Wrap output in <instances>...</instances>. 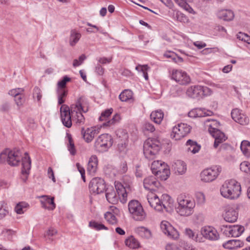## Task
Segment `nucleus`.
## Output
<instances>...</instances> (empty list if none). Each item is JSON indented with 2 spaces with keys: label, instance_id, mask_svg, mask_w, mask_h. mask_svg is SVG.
<instances>
[{
  "label": "nucleus",
  "instance_id": "f257e3e1",
  "mask_svg": "<svg viewBox=\"0 0 250 250\" xmlns=\"http://www.w3.org/2000/svg\"><path fill=\"white\" fill-rule=\"evenodd\" d=\"M178 207L176 208L177 212L181 216L188 217L194 212L195 203L185 194H181L177 198Z\"/></svg>",
  "mask_w": 250,
  "mask_h": 250
},
{
  "label": "nucleus",
  "instance_id": "f03ea898",
  "mask_svg": "<svg viewBox=\"0 0 250 250\" xmlns=\"http://www.w3.org/2000/svg\"><path fill=\"white\" fill-rule=\"evenodd\" d=\"M162 148V144L155 138H148L144 144V153L147 159H152Z\"/></svg>",
  "mask_w": 250,
  "mask_h": 250
},
{
  "label": "nucleus",
  "instance_id": "7ed1b4c3",
  "mask_svg": "<svg viewBox=\"0 0 250 250\" xmlns=\"http://www.w3.org/2000/svg\"><path fill=\"white\" fill-rule=\"evenodd\" d=\"M128 210L131 217L137 221L145 220L146 214L141 203L137 200H131L128 205Z\"/></svg>",
  "mask_w": 250,
  "mask_h": 250
},
{
  "label": "nucleus",
  "instance_id": "20e7f679",
  "mask_svg": "<svg viewBox=\"0 0 250 250\" xmlns=\"http://www.w3.org/2000/svg\"><path fill=\"white\" fill-rule=\"evenodd\" d=\"M151 169L153 174L162 181L167 179L170 174L168 166L161 161H154L151 164Z\"/></svg>",
  "mask_w": 250,
  "mask_h": 250
},
{
  "label": "nucleus",
  "instance_id": "39448f33",
  "mask_svg": "<svg viewBox=\"0 0 250 250\" xmlns=\"http://www.w3.org/2000/svg\"><path fill=\"white\" fill-rule=\"evenodd\" d=\"M211 90L205 86L194 85L189 87L186 91L187 95L192 98L200 99L210 95Z\"/></svg>",
  "mask_w": 250,
  "mask_h": 250
},
{
  "label": "nucleus",
  "instance_id": "423d86ee",
  "mask_svg": "<svg viewBox=\"0 0 250 250\" xmlns=\"http://www.w3.org/2000/svg\"><path fill=\"white\" fill-rule=\"evenodd\" d=\"M113 144V139L108 134H103L99 136L95 142L96 149L100 152L107 151Z\"/></svg>",
  "mask_w": 250,
  "mask_h": 250
},
{
  "label": "nucleus",
  "instance_id": "0eeeda50",
  "mask_svg": "<svg viewBox=\"0 0 250 250\" xmlns=\"http://www.w3.org/2000/svg\"><path fill=\"white\" fill-rule=\"evenodd\" d=\"M21 160V157L19 151L11 150L8 153L5 152L0 154V162L4 163L6 161L7 163L11 166H18Z\"/></svg>",
  "mask_w": 250,
  "mask_h": 250
},
{
  "label": "nucleus",
  "instance_id": "6e6552de",
  "mask_svg": "<svg viewBox=\"0 0 250 250\" xmlns=\"http://www.w3.org/2000/svg\"><path fill=\"white\" fill-rule=\"evenodd\" d=\"M191 127L187 124H178L172 128L170 136L175 140H179L190 133Z\"/></svg>",
  "mask_w": 250,
  "mask_h": 250
},
{
  "label": "nucleus",
  "instance_id": "1a4fd4ad",
  "mask_svg": "<svg viewBox=\"0 0 250 250\" xmlns=\"http://www.w3.org/2000/svg\"><path fill=\"white\" fill-rule=\"evenodd\" d=\"M81 100L80 98L75 104L71 105V116L73 120H75L78 125H83L84 123L85 119L81 111H83L84 112L87 111V110H84L81 103Z\"/></svg>",
  "mask_w": 250,
  "mask_h": 250
},
{
  "label": "nucleus",
  "instance_id": "9d476101",
  "mask_svg": "<svg viewBox=\"0 0 250 250\" xmlns=\"http://www.w3.org/2000/svg\"><path fill=\"white\" fill-rule=\"evenodd\" d=\"M221 170L222 168L219 166H214L204 169L201 173V180L205 182H212L217 177Z\"/></svg>",
  "mask_w": 250,
  "mask_h": 250
},
{
  "label": "nucleus",
  "instance_id": "9b49d317",
  "mask_svg": "<svg viewBox=\"0 0 250 250\" xmlns=\"http://www.w3.org/2000/svg\"><path fill=\"white\" fill-rule=\"evenodd\" d=\"M152 191H154V190L153 189H151V192H150V193H149L147 195V200L149 205L157 211H163L164 209L167 211V208L165 205L160 201L158 196L156 194L153 193Z\"/></svg>",
  "mask_w": 250,
  "mask_h": 250
},
{
  "label": "nucleus",
  "instance_id": "f8f14e48",
  "mask_svg": "<svg viewBox=\"0 0 250 250\" xmlns=\"http://www.w3.org/2000/svg\"><path fill=\"white\" fill-rule=\"evenodd\" d=\"M161 229L164 234L168 238L176 240L179 238V233L167 221H163L161 223Z\"/></svg>",
  "mask_w": 250,
  "mask_h": 250
},
{
  "label": "nucleus",
  "instance_id": "ddd939ff",
  "mask_svg": "<svg viewBox=\"0 0 250 250\" xmlns=\"http://www.w3.org/2000/svg\"><path fill=\"white\" fill-rule=\"evenodd\" d=\"M61 116L63 125L66 127L69 128L72 125V120L71 116V107L63 104L60 108Z\"/></svg>",
  "mask_w": 250,
  "mask_h": 250
},
{
  "label": "nucleus",
  "instance_id": "4468645a",
  "mask_svg": "<svg viewBox=\"0 0 250 250\" xmlns=\"http://www.w3.org/2000/svg\"><path fill=\"white\" fill-rule=\"evenodd\" d=\"M171 78L181 85L188 84L190 81V79L187 74L180 70H173Z\"/></svg>",
  "mask_w": 250,
  "mask_h": 250
},
{
  "label": "nucleus",
  "instance_id": "2eb2a0df",
  "mask_svg": "<svg viewBox=\"0 0 250 250\" xmlns=\"http://www.w3.org/2000/svg\"><path fill=\"white\" fill-rule=\"evenodd\" d=\"M225 213L223 214L224 220L229 223L235 222L238 218V212L235 208L232 205H227L225 207Z\"/></svg>",
  "mask_w": 250,
  "mask_h": 250
},
{
  "label": "nucleus",
  "instance_id": "dca6fc26",
  "mask_svg": "<svg viewBox=\"0 0 250 250\" xmlns=\"http://www.w3.org/2000/svg\"><path fill=\"white\" fill-rule=\"evenodd\" d=\"M25 156L22 159V168L21 179L23 182H25L28 178L29 171L31 168V159L27 152L25 153Z\"/></svg>",
  "mask_w": 250,
  "mask_h": 250
},
{
  "label": "nucleus",
  "instance_id": "f3484780",
  "mask_svg": "<svg viewBox=\"0 0 250 250\" xmlns=\"http://www.w3.org/2000/svg\"><path fill=\"white\" fill-rule=\"evenodd\" d=\"M101 127L94 126L87 128L86 130L83 127L81 132L84 140L87 143L91 142L94 137L99 133Z\"/></svg>",
  "mask_w": 250,
  "mask_h": 250
},
{
  "label": "nucleus",
  "instance_id": "a211bd4d",
  "mask_svg": "<svg viewBox=\"0 0 250 250\" xmlns=\"http://www.w3.org/2000/svg\"><path fill=\"white\" fill-rule=\"evenodd\" d=\"M209 131L215 139L213 146L215 148L227 139L225 134L218 129L210 127Z\"/></svg>",
  "mask_w": 250,
  "mask_h": 250
},
{
  "label": "nucleus",
  "instance_id": "6ab92c4d",
  "mask_svg": "<svg viewBox=\"0 0 250 250\" xmlns=\"http://www.w3.org/2000/svg\"><path fill=\"white\" fill-rule=\"evenodd\" d=\"M233 120L240 125H247L249 122V119L246 115L242 113L238 108L233 109L231 112Z\"/></svg>",
  "mask_w": 250,
  "mask_h": 250
},
{
  "label": "nucleus",
  "instance_id": "aec40b11",
  "mask_svg": "<svg viewBox=\"0 0 250 250\" xmlns=\"http://www.w3.org/2000/svg\"><path fill=\"white\" fill-rule=\"evenodd\" d=\"M221 194L230 199L237 198L241 193V188H220Z\"/></svg>",
  "mask_w": 250,
  "mask_h": 250
},
{
  "label": "nucleus",
  "instance_id": "412c9836",
  "mask_svg": "<svg viewBox=\"0 0 250 250\" xmlns=\"http://www.w3.org/2000/svg\"><path fill=\"white\" fill-rule=\"evenodd\" d=\"M201 234L205 238L210 240H216L219 238V234L217 230L208 226L202 229Z\"/></svg>",
  "mask_w": 250,
  "mask_h": 250
},
{
  "label": "nucleus",
  "instance_id": "4be33fe9",
  "mask_svg": "<svg viewBox=\"0 0 250 250\" xmlns=\"http://www.w3.org/2000/svg\"><path fill=\"white\" fill-rule=\"evenodd\" d=\"M106 198L107 200L111 204H116L119 201V194L117 193V189L114 188H105Z\"/></svg>",
  "mask_w": 250,
  "mask_h": 250
},
{
  "label": "nucleus",
  "instance_id": "5701e85b",
  "mask_svg": "<svg viewBox=\"0 0 250 250\" xmlns=\"http://www.w3.org/2000/svg\"><path fill=\"white\" fill-rule=\"evenodd\" d=\"M39 197L42 199L41 203L42 208L51 210L55 208L56 205L54 202V197L50 198L49 196L46 195H42Z\"/></svg>",
  "mask_w": 250,
  "mask_h": 250
},
{
  "label": "nucleus",
  "instance_id": "b1692460",
  "mask_svg": "<svg viewBox=\"0 0 250 250\" xmlns=\"http://www.w3.org/2000/svg\"><path fill=\"white\" fill-rule=\"evenodd\" d=\"M217 16L219 19L223 21H230L234 18V14L231 10L223 9L218 10Z\"/></svg>",
  "mask_w": 250,
  "mask_h": 250
},
{
  "label": "nucleus",
  "instance_id": "393cba45",
  "mask_svg": "<svg viewBox=\"0 0 250 250\" xmlns=\"http://www.w3.org/2000/svg\"><path fill=\"white\" fill-rule=\"evenodd\" d=\"M98 158L96 155H92L89 159L87 171L90 174H94L97 169Z\"/></svg>",
  "mask_w": 250,
  "mask_h": 250
},
{
  "label": "nucleus",
  "instance_id": "a878e982",
  "mask_svg": "<svg viewBox=\"0 0 250 250\" xmlns=\"http://www.w3.org/2000/svg\"><path fill=\"white\" fill-rule=\"evenodd\" d=\"M173 168L175 172L179 175L184 174L187 170L186 163L181 160L176 161L172 165Z\"/></svg>",
  "mask_w": 250,
  "mask_h": 250
},
{
  "label": "nucleus",
  "instance_id": "bb28decb",
  "mask_svg": "<svg viewBox=\"0 0 250 250\" xmlns=\"http://www.w3.org/2000/svg\"><path fill=\"white\" fill-rule=\"evenodd\" d=\"M132 184V178L127 175H124L121 181H115V188H130Z\"/></svg>",
  "mask_w": 250,
  "mask_h": 250
},
{
  "label": "nucleus",
  "instance_id": "cd10ccee",
  "mask_svg": "<svg viewBox=\"0 0 250 250\" xmlns=\"http://www.w3.org/2000/svg\"><path fill=\"white\" fill-rule=\"evenodd\" d=\"M186 146H188L187 151L195 154L199 152L201 148V146L197 142L189 139L186 143Z\"/></svg>",
  "mask_w": 250,
  "mask_h": 250
},
{
  "label": "nucleus",
  "instance_id": "c85d7f7f",
  "mask_svg": "<svg viewBox=\"0 0 250 250\" xmlns=\"http://www.w3.org/2000/svg\"><path fill=\"white\" fill-rule=\"evenodd\" d=\"M135 232L141 237L145 239H149L151 237V231L145 227H139L135 229Z\"/></svg>",
  "mask_w": 250,
  "mask_h": 250
},
{
  "label": "nucleus",
  "instance_id": "c756f323",
  "mask_svg": "<svg viewBox=\"0 0 250 250\" xmlns=\"http://www.w3.org/2000/svg\"><path fill=\"white\" fill-rule=\"evenodd\" d=\"M81 37V34L75 29L71 30L69 37V44L71 46H74L78 42Z\"/></svg>",
  "mask_w": 250,
  "mask_h": 250
},
{
  "label": "nucleus",
  "instance_id": "7c9ffc66",
  "mask_svg": "<svg viewBox=\"0 0 250 250\" xmlns=\"http://www.w3.org/2000/svg\"><path fill=\"white\" fill-rule=\"evenodd\" d=\"M223 246L225 249L233 250L242 246V242L238 240H230L223 244Z\"/></svg>",
  "mask_w": 250,
  "mask_h": 250
},
{
  "label": "nucleus",
  "instance_id": "2f4dec72",
  "mask_svg": "<svg viewBox=\"0 0 250 250\" xmlns=\"http://www.w3.org/2000/svg\"><path fill=\"white\" fill-rule=\"evenodd\" d=\"M151 119L156 124H160L164 118V113L161 110H156L151 112Z\"/></svg>",
  "mask_w": 250,
  "mask_h": 250
},
{
  "label": "nucleus",
  "instance_id": "473e14b6",
  "mask_svg": "<svg viewBox=\"0 0 250 250\" xmlns=\"http://www.w3.org/2000/svg\"><path fill=\"white\" fill-rule=\"evenodd\" d=\"M105 186V182L104 180L100 177L93 178L90 182L89 188H100Z\"/></svg>",
  "mask_w": 250,
  "mask_h": 250
},
{
  "label": "nucleus",
  "instance_id": "72a5a7b5",
  "mask_svg": "<svg viewBox=\"0 0 250 250\" xmlns=\"http://www.w3.org/2000/svg\"><path fill=\"white\" fill-rule=\"evenodd\" d=\"M125 245L131 249H134L140 247V243L133 236H131L125 241Z\"/></svg>",
  "mask_w": 250,
  "mask_h": 250
},
{
  "label": "nucleus",
  "instance_id": "f704fd0d",
  "mask_svg": "<svg viewBox=\"0 0 250 250\" xmlns=\"http://www.w3.org/2000/svg\"><path fill=\"white\" fill-rule=\"evenodd\" d=\"M104 174L110 178H114L117 174V171L116 168L112 166L108 165L105 166L104 168Z\"/></svg>",
  "mask_w": 250,
  "mask_h": 250
},
{
  "label": "nucleus",
  "instance_id": "c9c22d12",
  "mask_svg": "<svg viewBox=\"0 0 250 250\" xmlns=\"http://www.w3.org/2000/svg\"><path fill=\"white\" fill-rule=\"evenodd\" d=\"M244 231V228L242 226H231V237H237L239 236Z\"/></svg>",
  "mask_w": 250,
  "mask_h": 250
},
{
  "label": "nucleus",
  "instance_id": "e433bc0d",
  "mask_svg": "<svg viewBox=\"0 0 250 250\" xmlns=\"http://www.w3.org/2000/svg\"><path fill=\"white\" fill-rule=\"evenodd\" d=\"M158 184V182L154 176H150L144 180V188H148L149 186H151L157 188Z\"/></svg>",
  "mask_w": 250,
  "mask_h": 250
},
{
  "label": "nucleus",
  "instance_id": "4c0bfd02",
  "mask_svg": "<svg viewBox=\"0 0 250 250\" xmlns=\"http://www.w3.org/2000/svg\"><path fill=\"white\" fill-rule=\"evenodd\" d=\"M240 148L246 156H250V142L246 140L243 141L241 144Z\"/></svg>",
  "mask_w": 250,
  "mask_h": 250
},
{
  "label": "nucleus",
  "instance_id": "58836bf2",
  "mask_svg": "<svg viewBox=\"0 0 250 250\" xmlns=\"http://www.w3.org/2000/svg\"><path fill=\"white\" fill-rule=\"evenodd\" d=\"M132 92L128 89L124 90L120 95L119 98L122 102H126L132 98Z\"/></svg>",
  "mask_w": 250,
  "mask_h": 250
},
{
  "label": "nucleus",
  "instance_id": "ea45409f",
  "mask_svg": "<svg viewBox=\"0 0 250 250\" xmlns=\"http://www.w3.org/2000/svg\"><path fill=\"white\" fill-rule=\"evenodd\" d=\"M241 188V185L239 183L236 181L235 179L228 180L225 181L224 184L222 185V188Z\"/></svg>",
  "mask_w": 250,
  "mask_h": 250
},
{
  "label": "nucleus",
  "instance_id": "a19ab883",
  "mask_svg": "<svg viewBox=\"0 0 250 250\" xmlns=\"http://www.w3.org/2000/svg\"><path fill=\"white\" fill-rule=\"evenodd\" d=\"M187 0H176V2L181 7L189 13H192L194 11L190 5L187 2Z\"/></svg>",
  "mask_w": 250,
  "mask_h": 250
},
{
  "label": "nucleus",
  "instance_id": "79ce46f5",
  "mask_svg": "<svg viewBox=\"0 0 250 250\" xmlns=\"http://www.w3.org/2000/svg\"><path fill=\"white\" fill-rule=\"evenodd\" d=\"M9 213L6 203L2 201L0 202V219L5 217Z\"/></svg>",
  "mask_w": 250,
  "mask_h": 250
},
{
  "label": "nucleus",
  "instance_id": "37998d69",
  "mask_svg": "<svg viewBox=\"0 0 250 250\" xmlns=\"http://www.w3.org/2000/svg\"><path fill=\"white\" fill-rule=\"evenodd\" d=\"M28 206V204L25 202H20L16 206L15 210L18 214H22Z\"/></svg>",
  "mask_w": 250,
  "mask_h": 250
},
{
  "label": "nucleus",
  "instance_id": "c03bdc74",
  "mask_svg": "<svg viewBox=\"0 0 250 250\" xmlns=\"http://www.w3.org/2000/svg\"><path fill=\"white\" fill-rule=\"evenodd\" d=\"M117 192L119 194V200L122 203H125L127 201V193L125 190L126 188H115Z\"/></svg>",
  "mask_w": 250,
  "mask_h": 250
},
{
  "label": "nucleus",
  "instance_id": "a18cd8bd",
  "mask_svg": "<svg viewBox=\"0 0 250 250\" xmlns=\"http://www.w3.org/2000/svg\"><path fill=\"white\" fill-rule=\"evenodd\" d=\"M104 218L107 222H108L109 224L114 225L116 224L117 222V220L115 216V214L110 212H106L104 214Z\"/></svg>",
  "mask_w": 250,
  "mask_h": 250
},
{
  "label": "nucleus",
  "instance_id": "49530a36",
  "mask_svg": "<svg viewBox=\"0 0 250 250\" xmlns=\"http://www.w3.org/2000/svg\"><path fill=\"white\" fill-rule=\"evenodd\" d=\"M67 136L69 142V144L67 146L68 149L71 155H74L76 154V149L72 138L69 134H67Z\"/></svg>",
  "mask_w": 250,
  "mask_h": 250
},
{
  "label": "nucleus",
  "instance_id": "de8ad7c7",
  "mask_svg": "<svg viewBox=\"0 0 250 250\" xmlns=\"http://www.w3.org/2000/svg\"><path fill=\"white\" fill-rule=\"evenodd\" d=\"M89 226L96 230H99L101 229L107 230L108 229L104 225L98 223L95 221H90L89 223Z\"/></svg>",
  "mask_w": 250,
  "mask_h": 250
},
{
  "label": "nucleus",
  "instance_id": "09e8293b",
  "mask_svg": "<svg viewBox=\"0 0 250 250\" xmlns=\"http://www.w3.org/2000/svg\"><path fill=\"white\" fill-rule=\"evenodd\" d=\"M120 119V115L118 114H115L111 120H109L107 122H104L103 125L104 126H109L112 125H113L115 123L118 122Z\"/></svg>",
  "mask_w": 250,
  "mask_h": 250
},
{
  "label": "nucleus",
  "instance_id": "8fccbe9b",
  "mask_svg": "<svg viewBox=\"0 0 250 250\" xmlns=\"http://www.w3.org/2000/svg\"><path fill=\"white\" fill-rule=\"evenodd\" d=\"M33 96L34 98H37V101L41 103V100L42 97L41 90L37 86L34 87L33 89Z\"/></svg>",
  "mask_w": 250,
  "mask_h": 250
},
{
  "label": "nucleus",
  "instance_id": "3c124183",
  "mask_svg": "<svg viewBox=\"0 0 250 250\" xmlns=\"http://www.w3.org/2000/svg\"><path fill=\"white\" fill-rule=\"evenodd\" d=\"M231 226L223 225L221 227V230L223 233L228 237H231Z\"/></svg>",
  "mask_w": 250,
  "mask_h": 250
},
{
  "label": "nucleus",
  "instance_id": "603ef678",
  "mask_svg": "<svg viewBox=\"0 0 250 250\" xmlns=\"http://www.w3.org/2000/svg\"><path fill=\"white\" fill-rule=\"evenodd\" d=\"M70 78L67 76H64L62 79L58 83V89H64L66 86V83L70 81Z\"/></svg>",
  "mask_w": 250,
  "mask_h": 250
},
{
  "label": "nucleus",
  "instance_id": "864d4df0",
  "mask_svg": "<svg viewBox=\"0 0 250 250\" xmlns=\"http://www.w3.org/2000/svg\"><path fill=\"white\" fill-rule=\"evenodd\" d=\"M237 38L239 40L244 41L249 44L250 43V37L245 33L239 32L237 35Z\"/></svg>",
  "mask_w": 250,
  "mask_h": 250
},
{
  "label": "nucleus",
  "instance_id": "5fc2aeb1",
  "mask_svg": "<svg viewBox=\"0 0 250 250\" xmlns=\"http://www.w3.org/2000/svg\"><path fill=\"white\" fill-rule=\"evenodd\" d=\"M113 112V109H107L101 113L99 117L100 121L106 120V119Z\"/></svg>",
  "mask_w": 250,
  "mask_h": 250
},
{
  "label": "nucleus",
  "instance_id": "6e6d98bb",
  "mask_svg": "<svg viewBox=\"0 0 250 250\" xmlns=\"http://www.w3.org/2000/svg\"><path fill=\"white\" fill-rule=\"evenodd\" d=\"M185 233L189 238H191L196 241H198L197 236H195V233L191 229L188 228L186 229Z\"/></svg>",
  "mask_w": 250,
  "mask_h": 250
},
{
  "label": "nucleus",
  "instance_id": "4d7b16f0",
  "mask_svg": "<svg viewBox=\"0 0 250 250\" xmlns=\"http://www.w3.org/2000/svg\"><path fill=\"white\" fill-rule=\"evenodd\" d=\"M164 57L167 58H171L173 62H177L176 61V54L170 51H167L164 54Z\"/></svg>",
  "mask_w": 250,
  "mask_h": 250
},
{
  "label": "nucleus",
  "instance_id": "13d9d810",
  "mask_svg": "<svg viewBox=\"0 0 250 250\" xmlns=\"http://www.w3.org/2000/svg\"><path fill=\"white\" fill-rule=\"evenodd\" d=\"M23 97L24 96L21 93L15 98V101L18 106H21L23 104L24 102Z\"/></svg>",
  "mask_w": 250,
  "mask_h": 250
},
{
  "label": "nucleus",
  "instance_id": "bf43d9fd",
  "mask_svg": "<svg viewBox=\"0 0 250 250\" xmlns=\"http://www.w3.org/2000/svg\"><path fill=\"white\" fill-rule=\"evenodd\" d=\"M250 163L247 161H244L242 162L240 165V168L241 170L246 173H248V168Z\"/></svg>",
  "mask_w": 250,
  "mask_h": 250
},
{
  "label": "nucleus",
  "instance_id": "052dcab7",
  "mask_svg": "<svg viewBox=\"0 0 250 250\" xmlns=\"http://www.w3.org/2000/svg\"><path fill=\"white\" fill-rule=\"evenodd\" d=\"M196 199L198 204H203L205 201V196L201 192H199L196 194Z\"/></svg>",
  "mask_w": 250,
  "mask_h": 250
},
{
  "label": "nucleus",
  "instance_id": "680f3d73",
  "mask_svg": "<svg viewBox=\"0 0 250 250\" xmlns=\"http://www.w3.org/2000/svg\"><path fill=\"white\" fill-rule=\"evenodd\" d=\"M23 91L22 89L21 88L13 89L10 90L8 94L15 98L20 94Z\"/></svg>",
  "mask_w": 250,
  "mask_h": 250
},
{
  "label": "nucleus",
  "instance_id": "e2e57ef3",
  "mask_svg": "<svg viewBox=\"0 0 250 250\" xmlns=\"http://www.w3.org/2000/svg\"><path fill=\"white\" fill-rule=\"evenodd\" d=\"M144 128L145 130L149 131L151 132H153L155 130L154 125L150 123H145L144 125Z\"/></svg>",
  "mask_w": 250,
  "mask_h": 250
},
{
  "label": "nucleus",
  "instance_id": "0e129e2a",
  "mask_svg": "<svg viewBox=\"0 0 250 250\" xmlns=\"http://www.w3.org/2000/svg\"><path fill=\"white\" fill-rule=\"evenodd\" d=\"M182 247L185 250H197L193 247L192 245L188 242H183L182 243Z\"/></svg>",
  "mask_w": 250,
  "mask_h": 250
},
{
  "label": "nucleus",
  "instance_id": "69168bd1",
  "mask_svg": "<svg viewBox=\"0 0 250 250\" xmlns=\"http://www.w3.org/2000/svg\"><path fill=\"white\" fill-rule=\"evenodd\" d=\"M176 17L177 20L180 22H185L188 21L187 17L184 14L181 13H177Z\"/></svg>",
  "mask_w": 250,
  "mask_h": 250
},
{
  "label": "nucleus",
  "instance_id": "338daca9",
  "mask_svg": "<svg viewBox=\"0 0 250 250\" xmlns=\"http://www.w3.org/2000/svg\"><path fill=\"white\" fill-rule=\"evenodd\" d=\"M95 72L99 75H103L104 73V68L98 64L95 67Z\"/></svg>",
  "mask_w": 250,
  "mask_h": 250
},
{
  "label": "nucleus",
  "instance_id": "774afa93",
  "mask_svg": "<svg viewBox=\"0 0 250 250\" xmlns=\"http://www.w3.org/2000/svg\"><path fill=\"white\" fill-rule=\"evenodd\" d=\"M57 231L55 229L53 228H50L47 231L46 233L45 234V236H53L55 235L56 234H57Z\"/></svg>",
  "mask_w": 250,
  "mask_h": 250
}]
</instances>
